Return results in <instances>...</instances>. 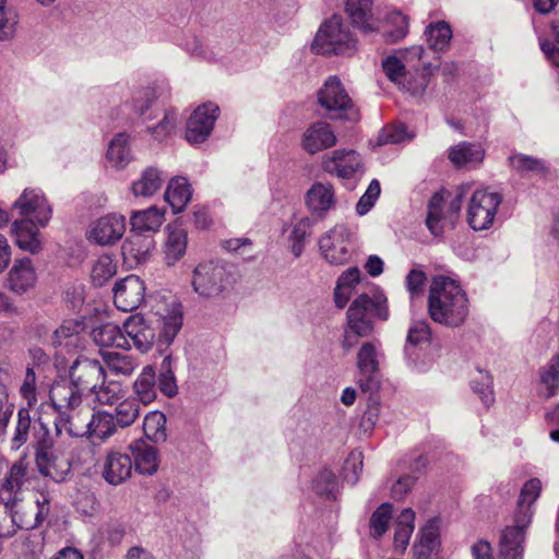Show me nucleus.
<instances>
[{
	"instance_id": "obj_1",
	"label": "nucleus",
	"mask_w": 559,
	"mask_h": 559,
	"mask_svg": "<svg viewBox=\"0 0 559 559\" xmlns=\"http://www.w3.org/2000/svg\"><path fill=\"white\" fill-rule=\"evenodd\" d=\"M103 365L87 357H80L69 369L70 381H57L49 390V406L53 416L83 405V393L95 390L104 378Z\"/></svg>"
},
{
	"instance_id": "obj_2",
	"label": "nucleus",
	"mask_w": 559,
	"mask_h": 559,
	"mask_svg": "<svg viewBox=\"0 0 559 559\" xmlns=\"http://www.w3.org/2000/svg\"><path fill=\"white\" fill-rule=\"evenodd\" d=\"M432 321L448 326L461 325L468 316V299L459 283L444 275L432 277L428 295Z\"/></svg>"
},
{
	"instance_id": "obj_3",
	"label": "nucleus",
	"mask_w": 559,
	"mask_h": 559,
	"mask_svg": "<svg viewBox=\"0 0 559 559\" xmlns=\"http://www.w3.org/2000/svg\"><path fill=\"white\" fill-rule=\"evenodd\" d=\"M117 427L111 413L93 412L87 405L53 416L56 437L66 432L71 438L106 440L116 433Z\"/></svg>"
},
{
	"instance_id": "obj_4",
	"label": "nucleus",
	"mask_w": 559,
	"mask_h": 559,
	"mask_svg": "<svg viewBox=\"0 0 559 559\" xmlns=\"http://www.w3.org/2000/svg\"><path fill=\"white\" fill-rule=\"evenodd\" d=\"M542 483L538 478L527 480L522 487L514 525L507 526L500 538L501 559H522L525 528L532 520V504L540 495Z\"/></svg>"
},
{
	"instance_id": "obj_5",
	"label": "nucleus",
	"mask_w": 559,
	"mask_h": 559,
	"mask_svg": "<svg viewBox=\"0 0 559 559\" xmlns=\"http://www.w3.org/2000/svg\"><path fill=\"white\" fill-rule=\"evenodd\" d=\"M346 318L350 331L358 336H368L373 331V318L382 321L389 319L388 298L381 292L372 297L360 294L349 305Z\"/></svg>"
},
{
	"instance_id": "obj_6",
	"label": "nucleus",
	"mask_w": 559,
	"mask_h": 559,
	"mask_svg": "<svg viewBox=\"0 0 559 559\" xmlns=\"http://www.w3.org/2000/svg\"><path fill=\"white\" fill-rule=\"evenodd\" d=\"M193 290L202 298L215 299L224 296L233 285V274L221 260L200 262L192 272Z\"/></svg>"
},
{
	"instance_id": "obj_7",
	"label": "nucleus",
	"mask_w": 559,
	"mask_h": 559,
	"mask_svg": "<svg viewBox=\"0 0 559 559\" xmlns=\"http://www.w3.org/2000/svg\"><path fill=\"white\" fill-rule=\"evenodd\" d=\"M34 460L38 473L55 483L67 480L72 469L71 457L56 445L46 427L44 436L36 441Z\"/></svg>"
},
{
	"instance_id": "obj_8",
	"label": "nucleus",
	"mask_w": 559,
	"mask_h": 559,
	"mask_svg": "<svg viewBox=\"0 0 559 559\" xmlns=\"http://www.w3.org/2000/svg\"><path fill=\"white\" fill-rule=\"evenodd\" d=\"M3 506L11 518V525L4 527L0 523V527L4 531H13L9 538L15 535L17 528L29 531L38 527L50 513V498L44 492L39 493L34 500L25 501L23 497L16 499L12 504Z\"/></svg>"
},
{
	"instance_id": "obj_9",
	"label": "nucleus",
	"mask_w": 559,
	"mask_h": 559,
	"mask_svg": "<svg viewBox=\"0 0 559 559\" xmlns=\"http://www.w3.org/2000/svg\"><path fill=\"white\" fill-rule=\"evenodd\" d=\"M312 48L323 55H347L356 51V39L344 24L342 16L333 15L317 32Z\"/></svg>"
},
{
	"instance_id": "obj_10",
	"label": "nucleus",
	"mask_w": 559,
	"mask_h": 559,
	"mask_svg": "<svg viewBox=\"0 0 559 559\" xmlns=\"http://www.w3.org/2000/svg\"><path fill=\"white\" fill-rule=\"evenodd\" d=\"M317 96L318 104L325 110L328 118L348 121L359 119L357 107L337 76H329Z\"/></svg>"
},
{
	"instance_id": "obj_11",
	"label": "nucleus",
	"mask_w": 559,
	"mask_h": 559,
	"mask_svg": "<svg viewBox=\"0 0 559 559\" xmlns=\"http://www.w3.org/2000/svg\"><path fill=\"white\" fill-rule=\"evenodd\" d=\"M501 193L489 188L474 191L467 207V223L476 231L489 229L502 203Z\"/></svg>"
},
{
	"instance_id": "obj_12",
	"label": "nucleus",
	"mask_w": 559,
	"mask_h": 559,
	"mask_svg": "<svg viewBox=\"0 0 559 559\" xmlns=\"http://www.w3.org/2000/svg\"><path fill=\"white\" fill-rule=\"evenodd\" d=\"M319 249L330 264L343 265L352 258V233L344 224H336L319 238Z\"/></svg>"
},
{
	"instance_id": "obj_13",
	"label": "nucleus",
	"mask_w": 559,
	"mask_h": 559,
	"mask_svg": "<svg viewBox=\"0 0 559 559\" xmlns=\"http://www.w3.org/2000/svg\"><path fill=\"white\" fill-rule=\"evenodd\" d=\"M33 478L34 473L26 459L15 461L0 481V503L12 504L16 499L23 498Z\"/></svg>"
},
{
	"instance_id": "obj_14",
	"label": "nucleus",
	"mask_w": 559,
	"mask_h": 559,
	"mask_svg": "<svg viewBox=\"0 0 559 559\" xmlns=\"http://www.w3.org/2000/svg\"><path fill=\"white\" fill-rule=\"evenodd\" d=\"M380 356L381 343L378 340L364 343L357 353V383L365 393H373L379 389L377 374Z\"/></svg>"
},
{
	"instance_id": "obj_15",
	"label": "nucleus",
	"mask_w": 559,
	"mask_h": 559,
	"mask_svg": "<svg viewBox=\"0 0 559 559\" xmlns=\"http://www.w3.org/2000/svg\"><path fill=\"white\" fill-rule=\"evenodd\" d=\"M12 209L24 218L32 217L39 227H46L51 219L52 209L39 189L26 188L14 201Z\"/></svg>"
},
{
	"instance_id": "obj_16",
	"label": "nucleus",
	"mask_w": 559,
	"mask_h": 559,
	"mask_svg": "<svg viewBox=\"0 0 559 559\" xmlns=\"http://www.w3.org/2000/svg\"><path fill=\"white\" fill-rule=\"evenodd\" d=\"M218 112L219 108L214 103L199 106L187 121V141L192 144L204 142L213 130Z\"/></svg>"
},
{
	"instance_id": "obj_17",
	"label": "nucleus",
	"mask_w": 559,
	"mask_h": 559,
	"mask_svg": "<svg viewBox=\"0 0 559 559\" xmlns=\"http://www.w3.org/2000/svg\"><path fill=\"white\" fill-rule=\"evenodd\" d=\"M144 282L133 274L116 283L114 287V302L118 309L124 312L139 308L144 301Z\"/></svg>"
},
{
	"instance_id": "obj_18",
	"label": "nucleus",
	"mask_w": 559,
	"mask_h": 559,
	"mask_svg": "<svg viewBox=\"0 0 559 559\" xmlns=\"http://www.w3.org/2000/svg\"><path fill=\"white\" fill-rule=\"evenodd\" d=\"M360 155L354 150H335L326 154L322 159L324 171L336 175L340 178L348 179L361 170Z\"/></svg>"
},
{
	"instance_id": "obj_19",
	"label": "nucleus",
	"mask_w": 559,
	"mask_h": 559,
	"mask_svg": "<svg viewBox=\"0 0 559 559\" xmlns=\"http://www.w3.org/2000/svg\"><path fill=\"white\" fill-rule=\"evenodd\" d=\"M124 231V217L118 214H108L92 224L88 238L100 246H107L120 240Z\"/></svg>"
},
{
	"instance_id": "obj_20",
	"label": "nucleus",
	"mask_w": 559,
	"mask_h": 559,
	"mask_svg": "<svg viewBox=\"0 0 559 559\" xmlns=\"http://www.w3.org/2000/svg\"><path fill=\"white\" fill-rule=\"evenodd\" d=\"M132 468L133 461L128 453L111 450L105 455L102 476L108 484L118 486L131 477Z\"/></svg>"
},
{
	"instance_id": "obj_21",
	"label": "nucleus",
	"mask_w": 559,
	"mask_h": 559,
	"mask_svg": "<svg viewBox=\"0 0 559 559\" xmlns=\"http://www.w3.org/2000/svg\"><path fill=\"white\" fill-rule=\"evenodd\" d=\"M123 329L128 341H131L141 353L148 352L156 342L155 328L140 314L129 317L123 323Z\"/></svg>"
},
{
	"instance_id": "obj_22",
	"label": "nucleus",
	"mask_w": 559,
	"mask_h": 559,
	"mask_svg": "<svg viewBox=\"0 0 559 559\" xmlns=\"http://www.w3.org/2000/svg\"><path fill=\"white\" fill-rule=\"evenodd\" d=\"M337 138L331 126L324 121L311 123L304 132L301 146L309 154H316L334 146Z\"/></svg>"
},
{
	"instance_id": "obj_23",
	"label": "nucleus",
	"mask_w": 559,
	"mask_h": 559,
	"mask_svg": "<svg viewBox=\"0 0 559 559\" xmlns=\"http://www.w3.org/2000/svg\"><path fill=\"white\" fill-rule=\"evenodd\" d=\"M38 225L31 218H22L13 222L11 231L16 246L32 254L41 251L43 242Z\"/></svg>"
},
{
	"instance_id": "obj_24",
	"label": "nucleus",
	"mask_w": 559,
	"mask_h": 559,
	"mask_svg": "<svg viewBox=\"0 0 559 559\" xmlns=\"http://www.w3.org/2000/svg\"><path fill=\"white\" fill-rule=\"evenodd\" d=\"M37 282V274L31 259L23 258L14 261L8 274V286L15 294H24L32 289Z\"/></svg>"
},
{
	"instance_id": "obj_25",
	"label": "nucleus",
	"mask_w": 559,
	"mask_h": 559,
	"mask_svg": "<svg viewBox=\"0 0 559 559\" xmlns=\"http://www.w3.org/2000/svg\"><path fill=\"white\" fill-rule=\"evenodd\" d=\"M372 7L373 0H346L345 11L355 27L364 33H372L379 27Z\"/></svg>"
},
{
	"instance_id": "obj_26",
	"label": "nucleus",
	"mask_w": 559,
	"mask_h": 559,
	"mask_svg": "<svg viewBox=\"0 0 559 559\" xmlns=\"http://www.w3.org/2000/svg\"><path fill=\"white\" fill-rule=\"evenodd\" d=\"M335 203V194L332 185L316 182L306 194V204L312 215L324 217Z\"/></svg>"
},
{
	"instance_id": "obj_27",
	"label": "nucleus",
	"mask_w": 559,
	"mask_h": 559,
	"mask_svg": "<svg viewBox=\"0 0 559 559\" xmlns=\"http://www.w3.org/2000/svg\"><path fill=\"white\" fill-rule=\"evenodd\" d=\"M133 455V466L136 472L143 475H153L158 468V456L155 447L143 440H136L130 444Z\"/></svg>"
},
{
	"instance_id": "obj_28",
	"label": "nucleus",
	"mask_w": 559,
	"mask_h": 559,
	"mask_svg": "<svg viewBox=\"0 0 559 559\" xmlns=\"http://www.w3.org/2000/svg\"><path fill=\"white\" fill-rule=\"evenodd\" d=\"M182 326V314L179 310H171L166 314L159 317L156 320L155 331L158 330V334H156V343L159 347L169 346L178 332Z\"/></svg>"
},
{
	"instance_id": "obj_29",
	"label": "nucleus",
	"mask_w": 559,
	"mask_h": 559,
	"mask_svg": "<svg viewBox=\"0 0 559 559\" xmlns=\"http://www.w3.org/2000/svg\"><path fill=\"white\" fill-rule=\"evenodd\" d=\"M93 338L102 347H115L120 349H129V343L123 326L108 322L93 330Z\"/></svg>"
},
{
	"instance_id": "obj_30",
	"label": "nucleus",
	"mask_w": 559,
	"mask_h": 559,
	"mask_svg": "<svg viewBox=\"0 0 559 559\" xmlns=\"http://www.w3.org/2000/svg\"><path fill=\"white\" fill-rule=\"evenodd\" d=\"M191 195L192 190L187 178L174 177L167 186L164 198L174 213H180L191 200Z\"/></svg>"
},
{
	"instance_id": "obj_31",
	"label": "nucleus",
	"mask_w": 559,
	"mask_h": 559,
	"mask_svg": "<svg viewBox=\"0 0 559 559\" xmlns=\"http://www.w3.org/2000/svg\"><path fill=\"white\" fill-rule=\"evenodd\" d=\"M165 177L156 167H146L135 180L131 190L135 197L148 198L155 194L163 186Z\"/></svg>"
},
{
	"instance_id": "obj_32",
	"label": "nucleus",
	"mask_w": 559,
	"mask_h": 559,
	"mask_svg": "<svg viewBox=\"0 0 559 559\" xmlns=\"http://www.w3.org/2000/svg\"><path fill=\"white\" fill-rule=\"evenodd\" d=\"M164 222V212L156 206L134 212L130 218L132 231L139 235L155 233Z\"/></svg>"
},
{
	"instance_id": "obj_33",
	"label": "nucleus",
	"mask_w": 559,
	"mask_h": 559,
	"mask_svg": "<svg viewBox=\"0 0 559 559\" xmlns=\"http://www.w3.org/2000/svg\"><path fill=\"white\" fill-rule=\"evenodd\" d=\"M130 138L127 133L116 134L108 144L106 157L116 168H124L132 159Z\"/></svg>"
},
{
	"instance_id": "obj_34",
	"label": "nucleus",
	"mask_w": 559,
	"mask_h": 559,
	"mask_svg": "<svg viewBox=\"0 0 559 559\" xmlns=\"http://www.w3.org/2000/svg\"><path fill=\"white\" fill-rule=\"evenodd\" d=\"M485 152L480 145L462 142L449 150V159L457 167L479 164L484 159Z\"/></svg>"
},
{
	"instance_id": "obj_35",
	"label": "nucleus",
	"mask_w": 559,
	"mask_h": 559,
	"mask_svg": "<svg viewBox=\"0 0 559 559\" xmlns=\"http://www.w3.org/2000/svg\"><path fill=\"white\" fill-rule=\"evenodd\" d=\"M154 247L155 242L152 237L134 234L123 242L122 253L124 257L134 259L138 263H143L147 260Z\"/></svg>"
},
{
	"instance_id": "obj_36",
	"label": "nucleus",
	"mask_w": 559,
	"mask_h": 559,
	"mask_svg": "<svg viewBox=\"0 0 559 559\" xmlns=\"http://www.w3.org/2000/svg\"><path fill=\"white\" fill-rule=\"evenodd\" d=\"M187 249V233L179 227H169L164 247L165 259L168 265L175 264L183 257Z\"/></svg>"
},
{
	"instance_id": "obj_37",
	"label": "nucleus",
	"mask_w": 559,
	"mask_h": 559,
	"mask_svg": "<svg viewBox=\"0 0 559 559\" xmlns=\"http://www.w3.org/2000/svg\"><path fill=\"white\" fill-rule=\"evenodd\" d=\"M85 330V323L82 319H68L53 332V346H76L81 332Z\"/></svg>"
},
{
	"instance_id": "obj_38",
	"label": "nucleus",
	"mask_w": 559,
	"mask_h": 559,
	"mask_svg": "<svg viewBox=\"0 0 559 559\" xmlns=\"http://www.w3.org/2000/svg\"><path fill=\"white\" fill-rule=\"evenodd\" d=\"M415 512L411 508L404 509L396 520L394 533V548L399 552H404L409 538L414 532Z\"/></svg>"
},
{
	"instance_id": "obj_39",
	"label": "nucleus",
	"mask_w": 559,
	"mask_h": 559,
	"mask_svg": "<svg viewBox=\"0 0 559 559\" xmlns=\"http://www.w3.org/2000/svg\"><path fill=\"white\" fill-rule=\"evenodd\" d=\"M428 47L433 51H444L450 45L452 29L444 21L429 24L424 33Z\"/></svg>"
},
{
	"instance_id": "obj_40",
	"label": "nucleus",
	"mask_w": 559,
	"mask_h": 559,
	"mask_svg": "<svg viewBox=\"0 0 559 559\" xmlns=\"http://www.w3.org/2000/svg\"><path fill=\"white\" fill-rule=\"evenodd\" d=\"M155 386V370L152 366H145L133 384L138 399L145 405L153 402L156 399Z\"/></svg>"
},
{
	"instance_id": "obj_41",
	"label": "nucleus",
	"mask_w": 559,
	"mask_h": 559,
	"mask_svg": "<svg viewBox=\"0 0 559 559\" xmlns=\"http://www.w3.org/2000/svg\"><path fill=\"white\" fill-rule=\"evenodd\" d=\"M91 393H93L95 400L103 405H112L124 395L122 384L119 381L108 380L106 373Z\"/></svg>"
},
{
	"instance_id": "obj_42",
	"label": "nucleus",
	"mask_w": 559,
	"mask_h": 559,
	"mask_svg": "<svg viewBox=\"0 0 559 559\" xmlns=\"http://www.w3.org/2000/svg\"><path fill=\"white\" fill-rule=\"evenodd\" d=\"M102 357L106 367L118 376H131L136 366L134 359L126 354L108 350L102 352Z\"/></svg>"
},
{
	"instance_id": "obj_43",
	"label": "nucleus",
	"mask_w": 559,
	"mask_h": 559,
	"mask_svg": "<svg viewBox=\"0 0 559 559\" xmlns=\"http://www.w3.org/2000/svg\"><path fill=\"white\" fill-rule=\"evenodd\" d=\"M143 431L145 437L155 442H164L166 435V417L162 412H151L143 420Z\"/></svg>"
},
{
	"instance_id": "obj_44",
	"label": "nucleus",
	"mask_w": 559,
	"mask_h": 559,
	"mask_svg": "<svg viewBox=\"0 0 559 559\" xmlns=\"http://www.w3.org/2000/svg\"><path fill=\"white\" fill-rule=\"evenodd\" d=\"M431 338V330L426 320L414 321L408 329L407 343L405 345V355L411 359L413 349L425 343H429Z\"/></svg>"
},
{
	"instance_id": "obj_45",
	"label": "nucleus",
	"mask_w": 559,
	"mask_h": 559,
	"mask_svg": "<svg viewBox=\"0 0 559 559\" xmlns=\"http://www.w3.org/2000/svg\"><path fill=\"white\" fill-rule=\"evenodd\" d=\"M443 194L441 192L435 193L428 204V212L426 218V225L430 233L435 236H439L443 233Z\"/></svg>"
},
{
	"instance_id": "obj_46",
	"label": "nucleus",
	"mask_w": 559,
	"mask_h": 559,
	"mask_svg": "<svg viewBox=\"0 0 559 559\" xmlns=\"http://www.w3.org/2000/svg\"><path fill=\"white\" fill-rule=\"evenodd\" d=\"M140 415L139 402L134 399H126L118 403L111 416L116 424L121 427L132 425Z\"/></svg>"
},
{
	"instance_id": "obj_47",
	"label": "nucleus",
	"mask_w": 559,
	"mask_h": 559,
	"mask_svg": "<svg viewBox=\"0 0 559 559\" xmlns=\"http://www.w3.org/2000/svg\"><path fill=\"white\" fill-rule=\"evenodd\" d=\"M117 272V265L110 255H100L93 264L91 278L96 286H103Z\"/></svg>"
},
{
	"instance_id": "obj_48",
	"label": "nucleus",
	"mask_w": 559,
	"mask_h": 559,
	"mask_svg": "<svg viewBox=\"0 0 559 559\" xmlns=\"http://www.w3.org/2000/svg\"><path fill=\"white\" fill-rule=\"evenodd\" d=\"M392 518V506L388 502L382 503L371 515L370 535L380 538L388 530Z\"/></svg>"
},
{
	"instance_id": "obj_49",
	"label": "nucleus",
	"mask_w": 559,
	"mask_h": 559,
	"mask_svg": "<svg viewBox=\"0 0 559 559\" xmlns=\"http://www.w3.org/2000/svg\"><path fill=\"white\" fill-rule=\"evenodd\" d=\"M31 424L32 419L28 409L21 408L17 412V420L14 429V435L11 439V448L13 450H19L23 444L27 442Z\"/></svg>"
},
{
	"instance_id": "obj_50",
	"label": "nucleus",
	"mask_w": 559,
	"mask_h": 559,
	"mask_svg": "<svg viewBox=\"0 0 559 559\" xmlns=\"http://www.w3.org/2000/svg\"><path fill=\"white\" fill-rule=\"evenodd\" d=\"M472 389L479 395L486 406L491 405L495 401L492 378L488 372L478 370L477 376L472 380Z\"/></svg>"
},
{
	"instance_id": "obj_51",
	"label": "nucleus",
	"mask_w": 559,
	"mask_h": 559,
	"mask_svg": "<svg viewBox=\"0 0 559 559\" xmlns=\"http://www.w3.org/2000/svg\"><path fill=\"white\" fill-rule=\"evenodd\" d=\"M170 362V356H166L163 359L162 370L157 379V385L160 392L168 397L175 396L178 392L176 378L174 376V372L171 371Z\"/></svg>"
},
{
	"instance_id": "obj_52",
	"label": "nucleus",
	"mask_w": 559,
	"mask_h": 559,
	"mask_svg": "<svg viewBox=\"0 0 559 559\" xmlns=\"http://www.w3.org/2000/svg\"><path fill=\"white\" fill-rule=\"evenodd\" d=\"M7 0H0V40H10L13 38L17 15L13 10L5 8Z\"/></svg>"
},
{
	"instance_id": "obj_53",
	"label": "nucleus",
	"mask_w": 559,
	"mask_h": 559,
	"mask_svg": "<svg viewBox=\"0 0 559 559\" xmlns=\"http://www.w3.org/2000/svg\"><path fill=\"white\" fill-rule=\"evenodd\" d=\"M510 166L518 173H544L545 164L542 159L525 154H515L508 158Z\"/></svg>"
},
{
	"instance_id": "obj_54",
	"label": "nucleus",
	"mask_w": 559,
	"mask_h": 559,
	"mask_svg": "<svg viewBox=\"0 0 559 559\" xmlns=\"http://www.w3.org/2000/svg\"><path fill=\"white\" fill-rule=\"evenodd\" d=\"M336 487V478L332 471L324 468L312 479V489L319 496L331 497Z\"/></svg>"
},
{
	"instance_id": "obj_55",
	"label": "nucleus",
	"mask_w": 559,
	"mask_h": 559,
	"mask_svg": "<svg viewBox=\"0 0 559 559\" xmlns=\"http://www.w3.org/2000/svg\"><path fill=\"white\" fill-rule=\"evenodd\" d=\"M426 282L427 276L424 271L413 269L408 272L405 278V286L412 300L424 295Z\"/></svg>"
},
{
	"instance_id": "obj_56",
	"label": "nucleus",
	"mask_w": 559,
	"mask_h": 559,
	"mask_svg": "<svg viewBox=\"0 0 559 559\" xmlns=\"http://www.w3.org/2000/svg\"><path fill=\"white\" fill-rule=\"evenodd\" d=\"M440 518L436 516L426 522V524L420 530V539L419 544L428 546V548H437L440 544L439 534H440Z\"/></svg>"
},
{
	"instance_id": "obj_57",
	"label": "nucleus",
	"mask_w": 559,
	"mask_h": 559,
	"mask_svg": "<svg viewBox=\"0 0 559 559\" xmlns=\"http://www.w3.org/2000/svg\"><path fill=\"white\" fill-rule=\"evenodd\" d=\"M382 68L386 78L396 84L399 87L403 84V79L406 78L405 66L395 56H389L382 61Z\"/></svg>"
},
{
	"instance_id": "obj_58",
	"label": "nucleus",
	"mask_w": 559,
	"mask_h": 559,
	"mask_svg": "<svg viewBox=\"0 0 559 559\" xmlns=\"http://www.w3.org/2000/svg\"><path fill=\"white\" fill-rule=\"evenodd\" d=\"M428 82V75L424 72L415 74L407 72L406 78L403 79V84H401L399 88L412 94L413 96H418L425 92Z\"/></svg>"
},
{
	"instance_id": "obj_59",
	"label": "nucleus",
	"mask_w": 559,
	"mask_h": 559,
	"mask_svg": "<svg viewBox=\"0 0 559 559\" xmlns=\"http://www.w3.org/2000/svg\"><path fill=\"white\" fill-rule=\"evenodd\" d=\"M20 394L26 400L27 405L33 407L37 403V377L34 368L28 367L25 371Z\"/></svg>"
},
{
	"instance_id": "obj_60",
	"label": "nucleus",
	"mask_w": 559,
	"mask_h": 559,
	"mask_svg": "<svg viewBox=\"0 0 559 559\" xmlns=\"http://www.w3.org/2000/svg\"><path fill=\"white\" fill-rule=\"evenodd\" d=\"M177 112L174 110H167L162 121L155 127H151L147 130L158 141L166 139L177 126Z\"/></svg>"
},
{
	"instance_id": "obj_61",
	"label": "nucleus",
	"mask_w": 559,
	"mask_h": 559,
	"mask_svg": "<svg viewBox=\"0 0 559 559\" xmlns=\"http://www.w3.org/2000/svg\"><path fill=\"white\" fill-rule=\"evenodd\" d=\"M542 383L546 386V397H551L556 394L559 386V355L551 358L548 369L542 374Z\"/></svg>"
},
{
	"instance_id": "obj_62",
	"label": "nucleus",
	"mask_w": 559,
	"mask_h": 559,
	"mask_svg": "<svg viewBox=\"0 0 559 559\" xmlns=\"http://www.w3.org/2000/svg\"><path fill=\"white\" fill-rule=\"evenodd\" d=\"M407 138L404 124H392L384 127L378 134L377 144H396L403 142Z\"/></svg>"
},
{
	"instance_id": "obj_63",
	"label": "nucleus",
	"mask_w": 559,
	"mask_h": 559,
	"mask_svg": "<svg viewBox=\"0 0 559 559\" xmlns=\"http://www.w3.org/2000/svg\"><path fill=\"white\" fill-rule=\"evenodd\" d=\"M44 548V537L39 533H28L21 540V555L26 559L37 557Z\"/></svg>"
},
{
	"instance_id": "obj_64",
	"label": "nucleus",
	"mask_w": 559,
	"mask_h": 559,
	"mask_svg": "<svg viewBox=\"0 0 559 559\" xmlns=\"http://www.w3.org/2000/svg\"><path fill=\"white\" fill-rule=\"evenodd\" d=\"M309 219H301L299 221L293 228L290 233V240H292V251L295 257H300L304 251V243L306 238L308 237L309 233Z\"/></svg>"
}]
</instances>
